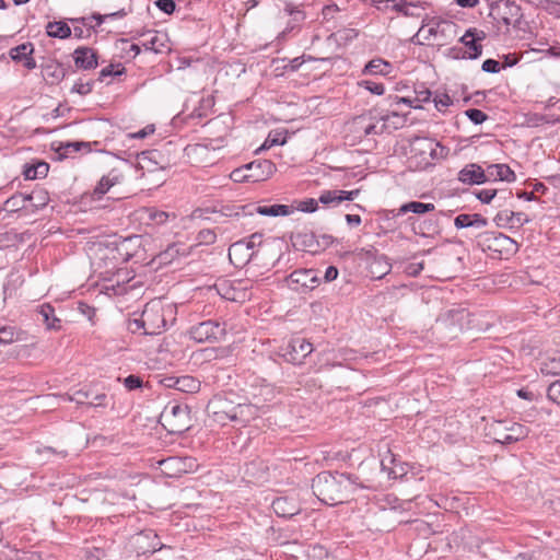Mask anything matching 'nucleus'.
I'll return each mask as SVG.
<instances>
[{"label":"nucleus","mask_w":560,"mask_h":560,"mask_svg":"<svg viewBox=\"0 0 560 560\" xmlns=\"http://www.w3.org/2000/svg\"><path fill=\"white\" fill-rule=\"evenodd\" d=\"M312 489L323 503L337 505L349 500L357 483L346 474L323 471L313 479Z\"/></svg>","instance_id":"f257e3e1"},{"label":"nucleus","mask_w":560,"mask_h":560,"mask_svg":"<svg viewBox=\"0 0 560 560\" xmlns=\"http://www.w3.org/2000/svg\"><path fill=\"white\" fill-rule=\"evenodd\" d=\"M174 315V306L162 299L148 302L142 310V330L145 335L160 334L165 328L167 318Z\"/></svg>","instance_id":"f03ea898"},{"label":"nucleus","mask_w":560,"mask_h":560,"mask_svg":"<svg viewBox=\"0 0 560 560\" xmlns=\"http://www.w3.org/2000/svg\"><path fill=\"white\" fill-rule=\"evenodd\" d=\"M170 165L168 154L160 150L142 151V177L151 190L165 183V168Z\"/></svg>","instance_id":"7ed1b4c3"},{"label":"nucleus","mask_w":560,"mask_h":560,"mask_svg":"<svg viewBox=\"0 0 560 560\" xmlns=\"http://www.w3.org/2000/svg\"><path fill=\"white\" fill-rule=\"evenodd\" d=\"M390 117H399L398 114L392 113L390 115H381L376 110H369L362 115H359L350 122V131H352L357 138H363L369 136L381 135L386 129V121Z\"/></svg>","instance_id":"20e7f679"},{"label":"nucleus","mask_w":560,"mask_h":560,"mask_svg":"<svg viewBox=\"0 0 560 560\" xmlns=\"http://www.w3.org/2000/svg\"><path fill=\"white\" fill-rule=\"evenodd\" d=\"M154 420L171 434H180L190 428V415L187 406L168 405Z\"/></svg>","instance_id":"39448f33"},{"label":"nucleus","mask_w":560,"mask_h":560,"mask_svg":"<svg viewBox=\"0 0 560 560\" xmlns=\"http://www.w3.org/2000/svg\"><path fill=\"white\" fill-rule=\"evenodd\" d=\"M489 434L497 443L511 444L525 439L529 429L521 423L512 421H495L489 428Z\"/></svg>","instance_id":"423d86ee"},{"label":"nucleus","mask_w":560,"mask_h":560,"mask_svg":"<svg viewBox=\"0 0 560 560\" xmlns=\"http://www.w3.org/2000/svg\"><path fill=\"white\" fill-rule=\"evenodd\" d=\"M176 214L155 207H142V235L159 233L170 221H175Z\"/></svg>","instance_id":"0eeeda50"},{"label":"nucleus","mask_w":560,"mask_h":560,"mask_svg":"<svg viewBox=\"0 0 560 560\" xmlns=\"http://www.w3.org/2000/svg\"><path fill=\"white\" fill-rule=\"evenodd\" d=\"M226 334L225 325L215 320H205L189 329V336L197 342H218Z\"/></svg>","instance_id":"6e6552de"},{"label":"nucleus","mask_w":560,"mask_h":560,"mask_svg":"<svg viewBox=\"0 0 560 560\" xmlns=\"http://www.w3.org/2000/svg\"><path fill=\"white\" fill-rule=\"evenodd\" d=\"M168 50L164 34L151 30L142 32V62L153 61L152 57L164 55Z\"/></svg>","instance_id":"1a4fd4ad"},{"label":"nucleus","mask_w":560,"mask_h":560,"mask_svg":"<svg viewBox=\"0 0 560 560\" xmlns=\"http://www.w3.org/2000/svg\"><path fill=\"white\" fill-rule=\"evenodd\" d=\"M313 352V346L304 338H293L287 346L281 347L279 355L292 364H302Z\"/></svg>","instance_id":"9d476101"},{"label":"nucleus","mask_w":560,"mask_h":560,"mask_svg":"<svg viewBox=\"0 0 560 560\" xmlns=\"http://www.w3.org/2000/svg\"><path fill=\"white\" fill-rule=\"evenodd\" d=\"M257 167L262 168V173H249L246 165L240 168H235L231 174L230 178L235 183L243 182H262L272 176L276 172V165L269 160H262Z\"/></svg>","instance_id":"9b49d317"},{"label":"nucleus","mask_w":560,"mask_h":560,"mask_svg":"<svg viewBox=\"0 0 560 560\" xmlns=\"http://www.w3.org/2000/svg\"><path fill=\"white\" fill-rule=\"evenodd\" d=\"M207 411L215 422L226 424L232 421L234 405L228 399L217 396L209 401Z\"/></svg>","instance_id":"f8f14e48"},{"label":"nucleus","mask_w":560,"mask_h":560,"mask_svg":"<svg viewBox=\"0 0 560 560\" xmlns=\"http://www.w3.org/2000/svg\"><path fill=\"white\" fill-rule=\"evenodd\" d=\"M288 285L295 291L300 289L312 290L318 284L316 272L312 269L293 271L287 279Z\"/></svg>","instance_id":"ddd939ff"},{"label":"nucleus","mask_w":560,"mask_h":560,"mask_svg":"<svg viewBox=\"0 0 560 560\" xmlns=\"http://www.w3.org/2000/svg\"><path fill=\"white\" fill-rule=\"evenodd\" d=\"M242 210L244 214H253L255 212L264 217H288L294 212L295 207L287 205H247L242 207Z\"/></svg>","instance_id":"4468645a"},{"label":"nucleus","mask_w":560,"mask_h":560,"mask_svg":"<svg viewBox=\"0 0 560 560\" xmlns=\"http://www.w3.org/2000/svg\"><path fill=\"white\" fill-rule=\"evenodd\" d=\"M148 465H158V468L166 477H177L182 472L186 471L184 468V462L179 457H160L154 459H147Z\"/></svg>","instance_id":"2eb2a0df"},{"label":"nucleus","mask_w":560,"mask_h":560,"mask_svg":"<svg viewBox=\"0 0 560 560\" xmlns=\"http://www.w3.org/2000/svg\"><path fill=\"white\" fill-rule=\"evenodd\" d=\"M485 38L486 34L483 31H478L476 28H469L466 31L459 42L467 48L468 58L477 59L482 54V46L478 44V42Z\"/></svg>","instance_id":"dca6fc26"},{"label":"nucleus","mask_w":560,"mask_h":560,"mask_svg":"<svg viewBox=\"0 0 560 560\" xmlns=\"http://www.w3.org/2000/svg\"><path fill=\"white\" fill-rule=\"evenodd\" d=\"M457 178L463 184L479 185L487 182V174L480 165L471 163L458 172Z\"/></svg>","instance_id":"f3484780"},{"label":"nucleus","mask_w":560,"mask_h":560,"mask_svg":"<svg viewBox=\"0 0 560 560\" xmlns=\"http://www.w3.org/2000/svg\"><path fill=\"white\" fill-rule=\"evenodd\" d=\"M272 509L280 517H291L301 511L300 503L294 498L280 497L272 501Z\"/></svg>","instance_id":"a211bd4d"},{"label":"nucleus","mask_w":560,"mask_h":560,"mask_svg":"<svg viewBox=\"0 0 560 560\" xmlns=\"http://www.w3.org/2000/svg\"><path fill=\"white\" fill-rule=\"evenodd\" d=\"M33 51H34L33 45L31 43H24L16 47H13L10 50L9 55L12 60L23 61L24 67L27 68L28 70H32V69L36 68V61L32 57Z\"/></svg>","instance_id":"6ab92c4d"},{"label":"nucleus","mask_w":560,"mask_h":560,"mask_svg":"<svg viewBox=\"0 0 560 560\" xmlns=\"http://www.w3.org/2000/svg\"><path fill=\"white\" fill-rule=\"evenodd\" d=\"M487 180H501L512 183L515 180V173L508 164H489L485 168Z\"/></svg>","instance_id":"aec40b11"},{"label":"nucleus","mask_w":560,"mask_h":560,"mask_svg":"<svg viewBox=\"0 0 560 560\" xmlns=\"http://www.w3.org/2000/svg\"><path fill=\"white\" fill-rule=\"evenodd\" d=\"M73 55L75 66L81 69L90 70L94 69L97 66L96 54L91 48H77Z\"/></svg>","instance_id":"412c9836"},{"label":"nucleus","mask_w":560,"mask_h":560,"mask_svg":"<svg viewBox=\"0 0 560 560\" xmlns=\"http://www.w3.org/2000/svg\"><path fill=\"white\" fill-rule=\"evenodd\" d=\"M258 409L252 404H237L234 405V411L232 415V422H238L242 424L248 423L252 419L256 418Z\"/></svg>","instance_id":"4be33fe9"},{"label":"nucleus","mask_w":560,"mask_h":560,"mask_svg":"<svg viewBox=\"0 0 560 560\" xmlns=\"http://www.w3.org/2000/svg\"><path fill=\"white\" fill-rule=\"evenodd\" d=\"M488 224V221L486 218H483L481 214L474 213V214H459L454 220V225L457 229H465V228H476V229H483Z\"/></svg>","instance_id":"5701e85b"},{"label":"nucleus","mask_w":560,"mask_h":560,"mask_svg":"<svg viewBox=\"0 0 560 560\" xmlns=\"http://www.w3.org/2000/svg\"><path fill=\"white\" fill-rule=\"evenodd\" d=\"M163 547L164 545L160 541L154 530H142V555L154 553Z\"/></svg>","instance_id":"b1692460"},{"label":"nucleus","mask_w":560,"mask_h":560,"mask_svg":"<svg viewBox=\"0 0 560 560\" xmlns=\"http://www.w3.org/2000/svg\"><path fill=\"white\" fill-rule=\"evenodd\" d=\"M390 264L384 255L374 257L369 265L370 273L375 279H381L390 271Z\"/></svg>","instance_id":"393cba45"},{"label":"nucleus","mask_w":560,"mask_h":560,"mask_svg":"<svg viewBox=\"0 0 560 560\" xmlns=\"http://www.w3.org/2000/svg\"><path fill=\"white\" fill-rule=\"evenodd\" d=\"M393 70L392 65L381 58H375L369 61L363 70L365 74H380V75H388Z\"/></svg>","instance_id":"a878e982"},{"label":"nucleus","mask_w":560,"mask_h":560,"mask_svg":"<svg viewBox=\"0 0 560 560\" xmlns=\"http://www.w3.org/2000/svg\"><path fill=\"white\" fill-rule=\"evenodd\" d=\"M167 386H174L176 389L185 393H195L199 389L200 383L192 376H182Z\"/></svg>","instance_id":"bb28decb"},{"label":"nucleus","mask_w":560,"mask_h":560,"mask_svg":"<svg viewBox=\"0 0 560 560\" xmlns=\"http://www.w3.org/2000/svg\"><path fill=\"white\" fill-rule=\"evenodd\" d=\"M47 35L55 38H67L71 35V30L65 22H49L46 26Z\"/></svg>","instance_id":"cd10ccee"},{"label":"nucleus","mask_w":560,"mask_h":560,"mask_svg":"<svg viewBox=\"0 0 560 560\" xmlns=\"http://www.w3.org/2000/svg\"><path fill=\"white\" fill-rule=\"evenodd\" d=\"M252 256L253 252L249 250V245L245 242H236L229 248V258L232 262H234V257H241L244 258V261H247Z\"/></svg>","instance_id":"c85d7f7f"},{"label":"nucleus","mask_w":560,"mask_h":560,"mask_svg":"<svg viewBox=\"0 0 560 560\" xmlns=\"http://www.w3.org/2000/svg\"><path fill=\"white\" fill-rule=\"evenodd\" d=\"M434 208L435 207H434L433 203H423V202H419V201H410V202L404 203L399 208V213L412 212V213H416V214H422V213H425V212L433 211Z\"/></svg>","instance_id":"c756f323"},{"label":"nucleus","mask_w":560,"mask_h":560,"mask_svg":"<svg viewBox=\"0 0 560 560\" xmlns=\"http://www.w3.org/2000/svg\"><path fill=\"white\" fill-rule=\"evenodd\" d=\"M287 142V136L282 132H270L264 143L256 150L259 153L264 150H268L273 145H283Z\"/></svg>","instance_id":"7c9ffc66"},{"label":"nucleus","mask_w":560,"mask_h":560,"mask_svg":"<svg viewBox=\"0 0 560 560\" xmlns=\"http://www.w3.org/2000/svg\"><path fill=\"white\" fill-rule=\"evenodd\" d=\"M38 313L43 317V320L46 324L48 329H57L58 328L56 323H58L59 319L55 317V310L50 305H42L39 307Z\"/></svg>","instance_id":"2f4dec72"},{"label":"nucleus","mask_w":560,"mask_h":560,"mask_svg":"<svg viewBox=\"0 0 560 560\" xmlns=\"http://www.w3.org/2000/svg\"><path fill=\"white\" fill-rule=\"evenodd\" d=\"M546 375H560V355L547 358L540 368Z\"/></svg>","instance_id":"473e14b6"},{"label":"nucleus","mask_w":560,"mask_h":560,"mask_svg":"<svg viewBox=\"0 0 560 560\" xmlns=\"http://www.w3.org/2000/svg\"><path fill=\"white\" fill-rule=\"evenodd\" d=\"M27 202V196L23 194H18L12 196L5 201V208L9 211H16L20 209H25Z\"/></svg>","instance_id":"72a5a7b5"},{"label":"nucleus","mask_w":560,"mask_h":560,"mask_svg":"<svg viewBox=\"0 0 560 560\" xmlns=\"http://www.w3.org/2000/svg\"><path fill=\"white\" fill-rule=\"evenodd\" d=\"M494 222L500 228H514L512 211L503 210L494 217Z\"/></svg>","instance_id":"f704fd0d"},{"label":"nucleus","mask_w":560,"mask_h":560,"mask_svg":"<svg viewBox=\"0 0 560 560\" xmlns=\"http://www.w3.org/2000/svg\"><path fill=\"white\" fill-rule=\"evenodd\" d=\"M27 196V202L34 201L35 207H44L48 202V195L44 190H35Z\"/></svg>","instance_id":"c9c22d12"},{"label":"nucleus","mask_w":560,"mask_h":560,"mask_svg":"<svg viewBox=\"0 0 560 560\" xmlns=\"http://www.w3.org/2000/svg\"><path fill=\"white\" fill-rule=\"evenodd\" d=\"M498 190L492 188L478 189L474 191L475 197L482 203H490L497 196Z\"/></svg>","instance_id":"e433bc0d"},{"label":"nucleus","mask_w":560,"mask_h":560,"mask_svg":"<svg viewBox=\"0 0 560 560\" xmlns=\"http://www.w3.org/2000/svg\"><path fill=\"white\" fill-rule=\"evenodd\" d=\"M15 331L11 326L0 327V343L9 345L15 341Z\"/></svg>","instance_id":"4c0bfd02"},{"label":"nucleus","mask_w":560,"mask_h":560,"mask_svg":"<svg viewBox=\"0 0 560 560\" xmlns=\"http://www.w3.org/2000/svg\"><path fill=\"white\" fill-rule=\"evenodd\" d=\"M465 114L476 125L482 124L488 118L486 113L477 108L467 109Z\"/></svg>","instance_id":"58836bf2"},{"label":"nucleus","mask_w":560,"mask_h":560,"mask_svg":"<svg viewBox=\"0 0 560 560\" xmlns=\"http://www.w3.org/2000/svg\"><path fill=\"white\" fill-rule=\"evenodd\" d=\"M360 85L375 95H383L385 92V88L382 83H376L370 80L361 81Z\"/></svg>","instance_id":"ea45409f"},{"label":"nucleus","mask_w":560,"mask_h":560,"mask_svg":"<svg viewBox=\"0 0 560 560\" xmlns=\"http://www.w3.org/2000/svg\"><path fill=\"white\" fill-rule=\"evenodd\" d=\"M338 189L336 190H325L320 194L318 200L324 205L329 203H339Z\"/></svg>","instance_id":"a19ab883"},{"label":"nucleus","mask_w":560,"mask_h":560,"mask_svg":"<svg viewBox=\"0 0 560 560\" xmlns=\"http://www.w3.org/2000/svg\"><path fill=\"white\" fill-rule=\"evenodd\" d=\"M547 396L550 400L560 406V380L549 385Z\"/></svg>","instance_id":"79ce46f5"},{"label":"nucleus","mask_w":560,"mask_h":560,"mask_svg":"<svg viewBox=\"0 0 560 560\" xmlns=\"http://www.w3.org/2000/svg\"><path fill=\"white\" fill-rule=\"evenodd\" d=\"M93 83L91 81H81L74 83L72 86V92H75L80 95H86L92 91Z\"/></svg>","instance_id":"37998d69"},{"label":"nucleus","mask_w":560,"mask_h":560,"mask_svg":"<svg viewBox=\"0 0 560 560\" xmlns=\"http://www.w3.org/2000/svg\"><path fill=\"white\" fill-rule=\"evenodd\" d=\"M435 107L438 110L442 112L444 108L448 107L453 104V101L447 94L436 95L433 100Z\"/></svg>","instance_id":"c03bdc74"},{"label":"nucleus","mask_w":560,"mask_h":560,"mask_svg":"<svg viewBox=\"0 0 560 560\" xmlns=\"http://www.w3.org/2000/svg\"><path fill=\"white\" fill-rule=\"evenodd\" d=\"M112 186L113 183L108 178L103 177L94 189V196L101 198Z\"/></svg>","instance_id":"a18cd8bd"},{"label":"nucleus","mask_w":560,"mask_h":560,"mask_svg":"<svg viewBox=\"0 0 560 560\" xmlns=\"http://www.w3.org/2000/svg\"><path fill=\"white\" fill-rule=\"evenodd\" d=\"M154 4L166 14H172L176 8L174 0H156Z\"/></svg>","instance_id":"49530a36"},{"label":"nucleus","mask_w":560,"mask_h":560,"mask_svg":"<svg viewBox=\"0 0 560 560\" xmlns=\"http://www.w3.org/2000/svg\"><path fill=\"white\" fill-rule=\"evenodd\" d=\"M416 8L412 3L399 2L393 5V9L397 12L402 13L406 16L412 15V9Z\"/></svg>","instance_id":"de8ad7c7"},{"label":"nucleus","mask_w":560,"mask_h":560,"mask_svg":"<svg viewBox=\"0 0 560 560\" xmlns=\"http://www.w3.org/2000/svg\"><path fill=\"white\" fill-rule=\"evenodd\" d=\"M481 69L485 72L497 73L500 71V63L494 59H487L483 61Z\"/></svg>","instance_id":"09e8293b"},{"label":"nucleus","mask_w":560,"mask_h":560,"mask_svg":"<svg viewBox=\"0 0 560 560\" xmlns=\"http://www.w3.org/2000/svg\"><path fill=\"white\" fill-rule=\"evenodd\" d=\"M317 208V201L315 199H307L304 201H301L299 206L295 208L303 212H313Z\"/></svg>","instance_id":"8fccbe9b"},{"label":"nucleus","mask_w":560,"mask_h":560,"mask_svg":"<svg viewBox=\"0 0 560 560\" xmlns=\"http://www.w3.org/2000/svg\"><path fill=\"white\" fill-rule=\"evenodd\" d=\"M124 385L129 390L140 388V377L137 375H129L124 380Z\"/></svg>","instance_id":"3c124183"},{"label":"nucleus","mask_w":560,"mask_h":560,"mask_svg":"<svg viewBox=\"0 0 560 560\" xmlns=\"http://www.w3.org/2000/svg\"><path fill=\"white\" fill-rule=\"evenodd\" d=\"M359 194H360L359 189H354V190H339L338 189V196L340 197L339 203L345 200H354L359 196Z\"/></svg>","instance_id":"603ef678"},{"label":"nucleus","mask_w":560,"mask_h":560,"mask_svg":"<svg viewBox=\"0 0 560 560\" xmlns=\"http://www.w3.org/2000/svg\"><path fill=\"white\" fill-rule=\"evenodd\" d=\"M514 228H518L529 222L528 217L523 212H512Z\"/></svg>","instance_id":"864d4df0"},{"label":"nucleus","mask_w":560,"mask_h":560,"mask_svg":"<svg viewBox=\"0 0 560 560\" xmlns=\"http://www.w3.org/2000/svg\"><path fill=\"white\" fill-rule=\"evenodd\" d=\"M423 269V262H411L406 267L409 276L417 277Z\"/></svg>","instance_id":"5fc2aeb1"},{"label":"nucleus","mask_w":560,"mask_h":560,"mask_svg":"<svg viewBox=\"0 0 560 560\" xmlns=\"http://www.w3.org/2000/svg\"><path fill=\"white\" fill-rule=\"evenodd\" d=\"M89 398V393L85 390H77L72 396H69L70 401H74L77 404H84Z\"/></svg>","instance_id":"6e6d98bb"},{"label":"nucleus","mask_w":560,"mask_h":560,"mask_svg":"<svg viewBox=\"0 0 560 560\" xmlns=\"http://www.w3.org/2000/svg\"><path fill=\"white\" fill-rule=\"evenodd\" d=\"M120 73L119 69H115V66L110 65L102 69L100 77L103 79L105 77L119 75Z\"/></svg>","instance_id":"4d7b16f0"},{"label":"nucleus","mask_w":560,"mask_h":560,"mask_svg":"<svg viewBox=\"0 0 560 560\" xmlns=\"http://www.w3.org/2000/svg\"><path fill=\"white\" fill-rule=\"evenodd\" d=\"M337 277H338V269L334 266L327 267L325 275H324L325 281L326 282L334 281L335 279H337Z\"/></svg>","instance_id":"13d9d810"},{"label":"nucleus","mask_w":560,"mask_h":560,"mask_svg":"<svg viewBox=\"0 0 560 560\" xmlns=\"http://www.w3.org/2000/svg\"><path fill=\"white\" fill-rule=\"evenodd\" d=\"M436 28H438V25L436 26H431V27L425 30V26L423 25L422 27H420V30L418 32V35H422L424 32H427L428 34L423 35V38L429 40L431 38V36H435L436 35Z\"/></svg>","instance_id":"bf43d9fd"},{"label":"nucleus","mask_w":560,"mask_h":560,"mask_svg":"<svg viewBox=\"0 0 560 560\" xmlns=\"http://www.w3.org/2000/svg\"><path fill=\"white\" fill-rule=\"evenodd\" d=\"M339 11V7L335 3L327 4L323 8V15L325 19L331 16L335 12Z\"/></svg>","instance_id":"052dcab7"},{"label":"nucleus","mask_w":560,"mask_h":560,"mask_svg":"<svg viewBox=\"0 0 560 560\" xmlns=\"http://www.w3.org/2000/svg\"><path fill=\"white\" fill-rule=\"evenodd\" d=\"M506 8H509L511 14L516 18L515 22L518 21V19L521 18V9H520V7L516 5L512 1H508L506 2Z\"/></svg>","instance_id":"680f3d73"},{"label":"nucleus","mask_w":560,"mask_h":560,"mask_svg":"<svg viewBox=\"0 0 560 560\" xmlns=\"http://www.w3.org/2000/svg\"><path fill=\"white\" fill-rule=\"evenodd\" d=\"M127 328L132 334L138 332L140 330V319L139 318L129 319Z\"/></svg>","instance_id":"e2e57ef3"},{"label":"nucleus","mask_w":560,"mask_h":560,"mask_svg":"<svg viewBox=\"0 0 560 560\" xmlns=\"http://www.w3.org/2000/svg\"><path fill=\"white\" fill-rule=\"evenodd\" d=\"M455 3L462 8H475L479 0H455Z\"/></svg>","instance_id":"0e129e2a"},{"label":"nucleus","mask_w":560,"mask_h":560,"mask_svg":"<svg viewBox=\"0 0 560 560\" xmlns=\"http://www.w3.org/2000/svg\"><path fill=\"white\" fill-rule=\"evenodd\" d=\"M346 221L350 225H360L361 217L358 214H346Z\"/></svg>","instance_id":"69168bd1"},{"label":"nucleus","mask_w":560,"mask_h":560,"mask_svg":"<svg viewBox=\"0 0 560 560\" xmlns=\"http://www.w3.org/2000/svg\"><path fill=\"white\" fill-rule=\"evenodd\" d=\"M105 399H106V395L105 394L96 395V396H94V398L90 402V405H92V406H103V405H105V402H104Z\"/></svg>","instance_id":"338daca9"},{"label":"nucleus","mask_w":560,"mask_h":560,"mask_svg":"<svg viewBox=\"0 0 560 560\" xmlns=\"http://www.w3.org/2000/svg\"><path fill=\"white\" fill-rule=\"evenodd\" d=\"M48 75H51L56 81H59L65 77V72L62 68L56 67L51 73H48Z\"/></svg>","instance_id":"774afa93"}]
</instances>
